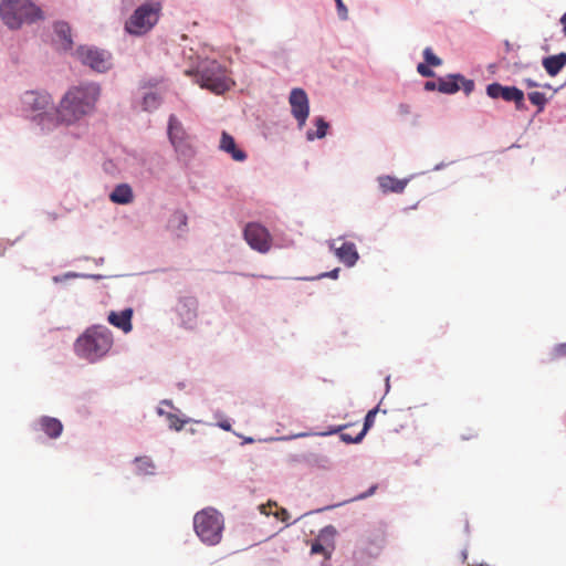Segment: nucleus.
<instances>
[{
    "instance_id": "obj_34",
    "label": "nucleus",
    "mask_w": 566,
    "mask_h": 566,
    "mask_svg": "<svg viewBox=\"0 0 566 566\" xmlns=\"http://www.w3.org/2000/svg\"><path fill=\"white\" fill-rule=\"evenodd\" d=\"M553 356H554V358L565 357L566 356V343L558 344L557 346H555Z\"/></svg>"
},
{
    "instance_id": "obj_43",
    "label": "nucleus",
    "mask_w": 566,
    "mask_h": 566,
    "mask_svg": "<svg viewBox=\"0 0 566 566\" xmlns=\"http://www.w3.org/2000/svg\"><path fill=\"white\" fill-rule=\"evenodd\" d=\"M560 23L563 25V33L566 36V12L562 15Z\"/></svg>"
},
{
    "instance_id": "obj_33",
    "label": "nucleus",
    "mask_w": 566,
    "mask_h": 566,
    "mask_svg": "<svg viewBox=\"0 0 566 566\" xmlns=\"http://www.w3.org/2000/svg\"><path fill=\"white\" fill-rule=\"evenodd\" d=\"M417 71L420 75L424 77H432L434 75V72L429 67L428 64L420 63L417 66Z\"/></svg>"
},
{
    "instance_id": "obj_23",
    "label": "nucleus",
    "mask_w": 566,
    "mask_h": 566,
    "mask_svg": "<svg viewBox=\"0 0 566 566\" xmlns=\"http://www.w3.org/2000/svg\"><path fill=\"white\" fill-rule=\"evenodd\" d=\"M54 31L59 35V38L64 41V49H70L73 43L71 39L70 25L65 22H57L54 25Z\"/></svg>"
},
{
    "instance_id": "obj_17",
    "label": "nucleus",
    "mask_w": 566,
    "mask_h": 566,
    "mask_svg": "<svg viewBox=\"0 0 566 566\" xmlns=\"http://www.w3.org/2000/svg\"><path fill=\"white\" fill-rule=\"evenodd\" d=\"M133 310L125 308L122 312L112 311L108 314L107 321L113 326L122 329L124 333H129L133 328L132 325Z\"/></svg>"
},
{
    "instance_id": "obj_2",
    "label": "nucleus",
    "mask_w": 566,
    "mask_h": 566,
    "mask_svg": "<svg viewBox=\"0 0 566 566\" xmlns=\"http://www.w3.org/2000/svg\"><path fill=\"white\" fill-rule=\"evenodd\" d=\"M112 332L101 325L88 327L74 343L75 354L90 361L96 363L107 355L113 347Z\"/></svg>"
},
{
    "instance_id": "obj_15",
    "label": "nucleus",
    "mask_w": 566,
    "mask_h": 566,
    "mask_svg": "<svg viewBox=\"0 0 566 566\" xmlns=\"http://www.w3.org/2000/svg\"><path fill=\"white\" fill-rule=\"evenodd\" d=\"M329 247L334 250L338 260L347 266H353L357 262L358 252L354 243L343 242L339 247H336L335 242H333Z\"/></svg>"
},
{
    "instance_id": "obj_16",
    "label": "nucleus",
    "mask_w": 566,
    "mask_h": 566,
    "mask_svg": "<svg viewBox=\"0 0 566 566\" xmlns=\"http://www.w3.org/2000/svg\"><path fill=\"white\" fill-rule=\"evenodd\" d=\"M33 120L41 127L43 132H50L54 129L61 122V118L57 114V108L45 109L41 113H38L33 116Z\"/></svg>"
},
{
    "instance_id": "obj_3",
    "label": "nucleus",
    "mask_w": 566,
    "mask_h": 566,
    "mask_svg": "<svg viewBox=\"0 0 566 566\" xmlns=\"http://www.w3.org/2000/svg\"><path fill=\"white\" fill-rule=\"evenodd\" d=\"M185 73L195 75L196 83L218 95L223 94L234 85L228 70L216 60L203 61L195 72L187 70Z\"/></svg>"
},
{
    "instance_id": "obj_25",
    "label": "nucleus",
    "mask_w": 566,
    "mask_h": 566,
    "mask_svg": "<svg viewBox=\"0 0 566 566\" xmlns=\"http://www.w3.org/2000/svg\"><path fill=\"white\" fill-rule=\"evenodd\" d=\"M315 124L317 127L316 132L313 133V132L308 130L306 134L308 140H313L315 138H323V137H325V135L327 133L328 124L324 120V118H322V117L316 118Z\"/></svg>"
},
{
    "instance_id": "obj_46",
    "label": "nucleus",
    "mask_w": 566,
    "mask_h": 566,
    "mask_svg": "<svg viewBox=\"0 0 566 566\" xmlns=\"http://www.w3.org/2000/svg\"><path fill=\"white\" fill-rule=\"evenodd\" d=\"M261 511L263 514H269V512L265 511L264 506L261 507Z\"/></svg>"
},
{
    "instance_id": "obj_20",
    "label": "nucleus",
    "mask_w": 566,
    "mask_h": 566,
    "mask_svg": "<svg viewBox=\"0 0 566 566\" xmlns=\"http://www.w3.org/2000/svg\"><path fill=\"white\" fill-rule=\"evenodd\" d=\"M543 66L551 76H556L566 65V53L560 52L543 59Z\"/></svg>"
},
{
    "instance_id": "obj_35",
    "label": "nucleus",
    "mask_w": 566,
    "mask_h": 566,
    "mask_svg": "<svg viewBox=\"0 0 566 566\" xmlns=\"http://www.w3.org/2000/svg\"><path fill=\"white\" fill-rule=\"evenodd\" d=\"M274 515L283 522L287 521L290 517V514L285 509H277Z\"/></svg>"
},
{
    "instance_id": "obj_13",
    "label": "nucleus",
    "mask_w": 566,
    "mask_h": 566,
    "mask_svg": "<svg viewBox=\"0 0 566 566\" xmlns=\"http://www.w3.org/2000/svg\"><path fill=\"white\" fill-rule=\"evenodd\" d=\"M474 88V82L467 80L460 74L449 75L447 78H439L438 91L444 94H453L460 90L469 95Z\"/></svg>"
},
{
    "instance_id": "obj_12",
    "label": "nucleus",
    "mask_w": 566,
    "mask_h": 566,
    "mask_svg": "<svg viewBox=\"0 0 566 566\" xmlns=\"http://www.w3.org/2000/svg\"><path fill=\"white\" fill-rule=\"evenodd\" d=\"M486 93L491 98H502L506 102H513L516 109H524V93L515 86H503L499 83L488 85Z\"/></svg>"
},
{
    "instance_id": "obj_40",
    "label": "nucleus",
    "mask_w": 566,
    "mask_h": 566,
    "mask_svg": "<svg viewBox=\"0 0 566 566\" xmlns=\"http://www.w3.org/2000/svg\"><path fill=\"white\" fill-rule=\"evenodd\" d=\"M218 426L221 429L226 430V431H230L231 430V424H230V422L228 420L219 422Z\"/></svg>"
},
{
    "instance_id": "obj_9",
    "label": "nucleus",
    "mask_w": 566,
    "mask_h": 566,
    "mask_svg": "<svg viewBox=\"0 0 566 566\" xmlns=\"http://www.w3.org/2000/svg\"><path fill=\"white\" fill-rule=\"evenodd\" d=\"M168 136L175 150L185 158L193 156V147L190 142V137L186 133L182 124L178 120L175 115H170L168 122Z\"/></svg>"
},
{
    "instance_id": "obj_7",
    "label": "nucleus",
    "mask_w": 566,
    "mask_h": 566,
    "mask_svg": "<svg viewBox=\"0 0 566 566\" xmlns=\"http://www.w3.org/2000/svg\"><path fill=\"white\" fill-rule=\"evenodd\" d=\"M386 542V524L374 522L369 524L359 538L360 548L369 556H377Z\"/></svg>"
},
{
    "instance_id": "obj_26",
    "label": "nucleus",
    "mask_w": 566,
    "mask_h": 566,
    "mask_svg": "<svg viewBox=\"0 0 566 566\" xmlns=\"http://www.w3.org/2000/svg\"><path fill=\"white\" fill-rule=\"evenodd\" d=\"M160 104V97L156 93H148L144 96L143 108L145 111H153Z\"/></svg>"
},
{
    "instance_id": "obj_44",
    "label": "nucleus",
    "mask_w": 566,
    "mask_h": 566,
    "mask_svg": "<svg viewBox=\"0 0 566 566\" xmlns=\"http://www.w3.org/2000/svg\"><path fill=\"white\" fill-rule=\"evenodd\" d=\"M343 428H344V427H342V426H340V427H337L336 429L331 430V431H329V433L338 432V431H340Z\"/></svg>"
},
{
    "instance_id": "obj_11",
    "label": "nucleus",
    "mask_w": 566,
    "mask_h": 566,
    "mask_svg": "<svg viewBox=\"0 0 566 566\" xmlns=\"http://www.w3.org/2000/svg\"><path fill=\"white\" fill-rule=\"evenodd\" d=\"M289 102L291 105V113L296 119L298 127L302 128L305 125L310 114L307 94L302 88H293L291 91Z\"/></svg>"
},
{
    "instance_id": "obj_36",
    "label": "nucleus",
    "mask_w": 566,
    "mask_h": 566,
    "mask_svg": "<svg viewBox=\"0 0 566 566\" xmlns=\"http://www.w3.org/2000/svg\"><path fill=\"white\" fill-rule=\"evenodd\" d=\"M324 551H325V548L321 543L316 542V543L312 544V547H311L312 554H319V553H323Z\"/></svg>"
},
{
    "instance_id": "obj_22",
    "label": "nucleus",
    "mask_w": 566,
    "mask_h": 566,
    "mask_svg": "<svg viewBox=\"0 0 566 566\" xmlns=\"http://www.w3.org/2000/svg\"><path fill=\"white\" fill-rule=\"evenodd\" d=\"M109 199L119 205L130 203L134 199L133 190L127 184H120L109 195Z\"/></svg>"
},
{
    "instance_id": "obj_42",
    "label": "nucleus",
    "mask_w": 566,
    "mask_h": 566,
    "mask_svg": "<svg viewBox=\"0 0 566 566\" xmlns=\"http://www.w3.org/2000/svg\"><path fill=\"white\" fill-rule=\"evenodd\" d=\"M524 83H525V85H526L527 87H537V86H538V84H537L535 81L531 80V78H526V80L524 81Z\"/></svg>"
},
{
    "instance_id": "obj_41",
    "label": "nucleus",
    "mask_w": 566,
    "mask_h": 566,
    "mask_svg": "<svg viewBox=\"0 0 566 566\" xmlns=\"http://www.w3.org/2000/svg\"><path fill=\"white\" fill-rule=\"evenodd\" d=\"M399 112H400V114H403V115L409 114L410 113L409 106L406 104H400Z\"/></svg>"
},
{
    "instance_id": "obj_5",
    "label": "nucleus",
    "mask_w": 566,
    "mask_h": 566,
    "mask_svg": "<svg viewBox=\"0 0 566 566\" xmlns=\"http://www.w3.org/2000/svg\"><path fill=\"white\" fill-rule=\"evenodd\" d=\"M193 527L199 538L208 545L220 543L223 531L222 515L214 509H205L193 517Z\"/></svg>"
},
{
    "instance_id": "obj_45",
    "label": "nucleus",
    "mask_w": 566,
    "mask_h": 566,
    "mask_svg": "<svg viewBox=\"0 0 566 566\" xmlns=\"http://www.w3.org/2000/svg\"><path fill=\"white\" fill-rule=\"evenodd\" d=\"M307 433H298V434H295L293 436L292 438H301V437H306Z\"/></svg>"
},
{
    "instance_id": "obj_39",
    "label": "nucleus",
    "mask_w": 566,
    "mask_h": 566,
    "mask_svg": "<svg viewBox=\"0 0 566 566\" xmlns=\"http://www.w3.org/2000/svg\"><path fill=\"white\" fill-rule=\"evenodd\" d=\"M339 273V269H335L331 272L324 273L322 276L331 277V279H337Z\"/></svg>"
},
{
    "instance_id": "obj_32",
    "label": "nucleus",
    "mask_w": 566,
    "mask_h": 566,
    "mask_svg": "<svg viewBox=\"0 0 566 566\" xmlns=\"http://www.w3.org/2000/svg\"><path fill=\"white\" fill-rule=\"evenodd\" d=\"M335 2H336V7H337L338 17L342 20H346L348 18V10H347L346 6L344 4L343 0H335Z\"/></svg>"
},
{
    "instance_id": "obj_31",
    "label": "nucleus",
    "mask_w": 566,
    "mask_h": 566,
    "mask_svg": "<svg viewBox=\"0 0 566 566\" xmlns=\"http://www.w3.org/2000/svg\"><path fill=\"white\" fill-rule=\"evenodd\" d=\"M364 439V432H358L355 437L349 433H340V440L346 443H358Z\"/></svg>"
},
{
    "instance_id": "obj_6",
    "label": "nucleus",
    "mask_w": 566,
    "mask_h": 566,
    "mask_svg": "<svg viewBox=\"0 0 566 566\" xmlns=\"http://www.w3.org/2000/svg\"><path fill=\"white\" fill-rule=\"evenodd\" d=\"M161 11L159 2L144 3L125 22V30L133 35H144L158 22Z\"/></svg>"
},
{
    "instance_id": "obj_29",
    "label": "nucleus",
    "mask_w": 566,
    "mask_h": 566,
    "mask_svg": "<svg viewBox=\"0 0 566 566\" xmlns=\"http://www.w3.org/2000/svg\"><path fill=\"white\" fill-rule=\"evenodd\" d=\"M167 420H168V423H169V428L174 429L176 431L181 430L182 427L188 422V420L180 419L175 413H168L167 415Z\"/></svg>"
},
{
    "instance_id": "obj_14",
    "label": "nucleus",
    "mask_w": 566,
    "mask_h": 566,
    "mask_svg": "<svg viewBox=\"0 0 566 566\" xmlns=\"http://www.w3.org/2000/svg\"><path fill=\"white\" fill-rule=\"evenodd\" d=\"M23 104L38 114L51 108L53 103L49 94L27 92L23 96Z\"/></svg>"
},
{
    "instance_id": "obj_18",
    "label": "nucleus",
    "mask_w": 566,
    "mask_h": 566,
    "mask_svg": "<svg viewBox=\"0 0 566 566\" xmlns=\"http://www.w3.org/2000/svg\"><path fill=\"white\" fill-rule=\"evenodd\" d=\"M220 149L229 154L235 161H243L247 158V154L238 148L234 138L227 132H222L221 134Z\"/></svg>"
},
{
    "instance_id": "obj_21",
    "label": "nucleus",
    "mask_w": 566,
    "mask_h": 566,
    "mask_svg": "<svg viewBox=\"0 0 566 566\" xmlns=\"http://www.w3.org/2000/svg\"><path fill=\"white\" fill-rule=\"evenodd\" d=\"M378 182L384 192L401 193L407 186V180H400L391 176H381L378 178Z\"/></svg>"
},
{
    "instance_id": "obj_8",
    "label": "nucleus",
    "mask_w": 566,
    "mask_h": 566,
    "mask_svg": "<svg viewBox=\"0 0 566 566\" xmlns=\"http://www.w3.org/2000/svg\"><path fill=\"white\" fill-rule=\"evenodd\" d=\"M75 54L84 65L99 73L106 72L113 66V56L106 50L94 46H80Z\"/></svg>"
},
{
    "instance_id": "obj_30",
    "label": "nucleus",
    "mask_w": 566,
    "mask_h": 566,
    "mask_svg": "<svg viewBox=\"0 0 566 566\" xmlns=\"http://www.w3.org/2000/svg\"><path fill=\"white\" fill-rule=\"evenodd\" d=\"M423 57L428 65L440 66L442 64V60L440 57H438L437 55H434L431 48H426L423 50Z\"/></svg>"
},
{
    "instance_id": "obj_24",
    "label": "nucleus",
    "mask_w": 566,
    "mask_h": 566,
    "mask_svg": "<svg viewBox=\"0 0 566 566\" xmlns=\"http://www.w3.org/2000/svg\"><path fill=\"white\" fill-rule=\"evenodd\" d=\"M135 464L138 473L140 474H153L155 465L150 458L139 457L135 459Z\"/></svg>"
},
{
    "instance_id": "obj_19",
    "label": "nucleus",
    "mask_w": 566,
    "mask_h": 566,
    "mask_svg": "<svg viewBox=\"0 0 566 566\" xmlns=\"http://www.w3.org/2000/svg\"><path fill=\"white\" fill-rule=\"evenodd\" d=\"M39 424L41 430L51 439L59 438L63 431V424L56 418L48 416L41 417Z\"/></svg>"
},
{
    "instance_id": "obj_37",
    "label": "nucleus",
    "mask_w": 566,
    "mask_h": 566,
    "mask_svg": "<svg viewBox=\"0 0 566 566\" xmlns=\"http://www.w3.org/2000/svg\"><path fill=\"white\" fill-rule=\"evenodd\" d=\"M174 217L178 220L180 224L186 226L187 216L184 212H176Z\"/></svg>"
},
{
    "instance_id": "obj_28",
    "label": "nucleus",
    "mask_w": 566,
    "mask_h": 566,
    "mask_svg": "<svg viewBox=\"0 0 566 566\" xmlns=\"http://www.w3.org/2000/svg\"><path fill=\"white\" fill-rule=\"evenodd\" d=\"M379 411V408H374L369 410L365 417L364 427L360 432H364V437L366 436L367 431L374 426L375 418L377 412Z\"/></svg>"
},
{
    "instance_id": "obj_47",
    "label": "nucleus",
    "mask_w": 566,
    "mask_h": 566,
    "mask_svg": "<svg viewBox=\"0 0 566 566\" xmlns=\"http://www.w3.org/2000/svg\"><path fill=\"white\" fill-rule=\"evenodd\" d=\"M245 441H247V442H249V443H251V442L253 441V439H252V438H249V439H247Z\"/></svg>"
},
{
    "instance_id": "obj_10",
    "label": "nucleus",
    "mask_w": 566,
    "mask_h": 566,
    "mask_svg": "<svg viewBox=\"0 0 566 566\" xmlns=\"http://www.w3.org/2000/svg\"><path fill=\"white\" fill-rule=\"evenodd\" d=\"M243 237L250 248L260 253H268L272 248V235L258 222L248 223L243 230Z\"/></svg>"
},
{
    "instance_id": "obj_27",
    "label": "nucleus",
    "mask_w": 566,
    "mask_h": 566,
    "mask_svg": "<svg viewBox=\"0 0 566 566\" xmlns=\"http://www.w3.org/2000/svg\"><path fill=\"white\" fill-rule=\"evenodd\" d=\"M528 99L533 105L537 106L538 113H541L544 109V107L547 103V98H546L545 94L541 93V92L528 93Z\"/></svg>"
},
{
    "instance_id": "obj_1",
    "label": "nucleus",
    "mask_w": 566,
    "mask_h": 566,
    "mask_svg": "<svg viewBox=\"0 0 566 566\" xmlns=\"http://www.w3.org/2000/svg\"><path fill=\"white\" fill-rule=\"evenodd\" d=\"M99 93V86L95 83H87L69 90L57 107L61 122L70 125L93 112Z\"/></svg>"
},
{
    "instance_id": "obj_38",
    "label": "nucleus",
    "mask_w": 566,
    "mask_h": 566,
    "mask_svg": "<svg viewBox=\"0 0 566 566\" xmlns=\"http://www.w3.org/2000/svg\"><path fill=\"white\" fill-rule=\"evenodd\" d=\"M436 88H438V83L431 82V81L426 82L424 90H427V91H434Z\"/></svg>"
},
{
    "instance_id": "obj_4",
    "label": "nucleus",
    "mask_w": 566,
    "mask_h": 566,
    "mask_svg": "<svg viewBox=\"0 0 566 566\" xmlns=\"http://www.w3.org/2000/svg\"><path fill=\"white\" fill-rule=\"evenodd\" d=\"M0 15L10 29L42 19V11L30 0H0Z\"/></svg>"
}]
</instances>
